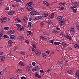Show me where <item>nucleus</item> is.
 I'll list each match as a JSON object with an SVG mask.
<instances>
[{"label":"nucleus","mask_w":79,"mask_h":79,"mask_svg":"<svg viewBox=\"0 0 79 79\" xmlns=\"http://www.w3.org/2000/svg\"><path fill=\"white\" fill-rule=\"evenodd\" d=\"M4 20H6L7 19V18L6 17H5L4 18H2Z\"/></svg>","instance_id":"nucleus-63"},{"label":"nucleus","mask_w":79,"mask_h":79,"mask_svg":"<svg viewBox=\"0 0 79 79\" xmlns=\"http://www.w3.org/2000/svg\"><path fill=\"white\" fill-rule=\"evenodd\" d=\"M46 53H47L48 54H49L50 53V52L49 51H46Z\"/></svg>","instance_id":"nucleus-54"},{"label":"nucleus","mask_w":79,"mask_h":79,"mask_svg":"<svg viewBox=\"0 0 79 79\" xmlns=\"http://www.w3.org/2000/svg\"><path fill=\"white\" fill-rule=\"evenodd\" d=\"M25 52L23 51H21L20 52V53L22 54V55H25Z\"/></svg>","instance_id":"nucleus-31"},{"label":"nucleus","mask_w":79,"mask_h":79,"mask_svg":"<svg viewBox=\"0 0 79 79\" xmlns=\"http://www.w3.org/2000/svg\"><path fill=\"white\" fill-rule=\"evenodd\" d=\"M8 44H13V41L11 40H9L8 41Z\"/></svg>","instance_id":"nucleus-38"},{"label":"nucleus","mask_w":79,"mask_h":79,"mask_svg":"<svg viewBox=\"0 0 79 79\" xmlns=\"http://www.w3.org/2000/svg\"><path fill=\"white\" fill-rule=\"evenodd\" d=\"M0 36L2 37L3 36V33H0Z\"/></svg>","instance_id":"nucleus-62"},{"label":"nucleus","mask_w":79,"mask_h":79,"mask_svg":"<svg viewBox=\"0 0 79 79\" xmlns=\"http://www.w3.org/2000/svg\"><path fill=\"white\" fill-rule=\"evenodd\" d=\"M32 65L33 66H35V64H36V63L35 62H33L32 63Z\"/></svg>","instance_id":"nucleus-46"},{"label":"nucleus","mask_w":79,"mask_h":79,"mask_svg":"<svg viewBox=\"0 0 79 79\" xmlns=\"http://www.w3.org/2000/svg\"><path fill=\"white\" fill-rule=\"evenodd\" d=\"M22 70L21 69H19L17 70V72L19 73H22Z\"/></svg>","instance_id":"nucleus-33"},{"label":"nucleus","mask_w":79,"mask_h":79,"mask_svg":"<svg viewBox=\"0 0 79 79\" xmlns=\"http://www.w3.org/2000/svg\"><path fill=\"white\" fill-rule=\"evenodd\" d=\"M37 69H36L35 68L32 69V71H33V72H34V71H37Z\"/></svg>","instance_id":"nucleus-37"},{"label":"nucleus","mask_w":79,"mask_h":79,"mask_svg":"<svg viewBox=\"0 0 79 79\" xmlns=\"http://www.w3.org/2000/svg\"><path fill=\"white\" fill-rule=\"evenodd\" d=\"M0 19L1 20V23H3V22H5V21H4V20L2 18H1Z\"/></svg>","instance_id":"nucleus-35"},{"label":"nucleus","mask_w":79,"mask_h":79,"mask_svg":"<svg viewBox=\"0 0 79 79\" xmlns=\"http://www.w3.org/2000/svg\"><path fill=\"white\" fill-rule=\"evenodd\" d=\"M35 75L36 77H37L38 78H39V79H40V78H41V76H40V75H38V74H37V73H35Z\"/></svg>","instance_id":"nucleus-14"},{"label":"nucleus","mask_w":79,"mask_h":79,"mask_svg":"<svg viewBox=\"0 0 79 79\" xmlns=\"http://www.w3.org/2000/svg\"><path fill=\"white\" fill-rule=\"evenodd\" d=\"M26 71H31V68L29 67H27L26 68Z\"/></svg>","instance_id":"nucleus-28"},{"label":"nucleus","mask_w":79,"mask_h":79,"mask_svg":"<svg viewBox=\"0 0 79 79\" xmlns=\"http://www.w3.org/2000/svg\"><path fill=\"white\" fill-rule=\"evenodd\" d=\"M65 4H66V3L65 2H64V3L60 2L59 3V5H65Z\"/></svg>","instance_id":"nucleus-40"},{"label":"nucleus","mask_w":79,"mask_h":79,"mask_svg":"<svg viewBox=\"0 0 79 79\" xmlns=\"http://www.w3.org/2000/svg\"><path fill=\"white\" fill-rule=\"evenodd\" d=\"M17 29L19 31H23L24 30V27H20L17 28Z\"/></svg>","instance_id":"nucleus-12"},{"label":"nucleus","mask_w":79,"mask_h":79,"mask_svg":"<svg viewBox=\"0 0 79 79\" xmlns=\"http://www.w3.org/2000/svg\"><path fill=\"white\" fill-rule=\"evenodd\" d=\"M3 52H2V51H0V55H3Z\"/></svg>","instance_id":"nucleus-57"},{"label":"nucleus","mask_w":79,"mask_h":79,"mask_svg":"<svg viewBox=\"0 0 79 79\" xmlns=\"http://www.w3.org/2000/svg\"><path fill=\"white\" fill-rule=\"evenodd\" d=\"M43 34H44V35H47L48 36H49L50 35V34L48 33H46V32L44 31L43 32Z\"/></svg>","instance_id":"nucleus-27"},{"label":"nucleus","mask_w":79,"mask_h":79,"mask_svg":"<svg viewBox=\"0 0 79 79\" xmlns=\"http://www.w3.org/2000/svg\"><path fill=\"white\" fill-rule=\"evenodd\" d=\"M17 39L20 41H23L24 40V38L23 36H19L18 37Z\"/></svg>","instance_id":"nucleus-4"},{"label":"nucleus","mask_w":79,"mask_h":79,"mask_svg":"<svg viewBox=\"0 0 79 79\" xmlns=\"http://www.w3.org/2000/svg\"><path fill=\"white\" fill-rule=\"evenodd\" d=\"M49 43H52V44H53V41L52 40H50L49 41Z\"/></svg>","instance_id":"nucleus-45"},{"label":"nucleus","mask_w":79,"mask_h":79,"mask_svg":"<svg viewBox=\"0 0 79 79\" xmlns=\"http://www.w3.org/2000/svg\"><path fill=\"white\" fill-rule=\"evenodd\" d=\"M18 49V47L15 46L14 48V50H17Z\"/></svg>","instance_id":"nucleus-52"},{"label":"nucleus","mask_w":79,"mask_h":79,"mask_svg":"<svg viewBox=\"0 0 79 79\" xmlns=\"http://www.w3.org/2000/svg\"><path fill=\"white\" fill-rule=\"evenodd\" d=\"M64 37L67 38L69 40H71V37L70 36H68L67 35H64Z\"/></svg>","instance_id":"nucleus-6"},{"label":"nucleus","mask_w":79,"mask_h":79,"mask_svg":"<svg viewBox=\"0 0 79 79\" xmlns=\"http://www.w3.org/2000/svg\"><path fill=\"white\" fill-rule=\"evenodd\" d=\"M68 49L69 50H72V48H71L70 47H69Z\"/></svg>","instance_id":"nucleus-59"},{"label":"nucleus","mask_w":79,"mask_h":79,"mask_svg":"<svg viewBox=\"0 0 79 79\" xmlns=\"http://www.w3.org/2000/svg\"><path fill=\"white\" fill-rule=\"evenodd\" d=\"M77 28L78 30H79V25H77Z\"/></svg>","instance_id":"nucleus-60"},{"label":"nucleus","mask_w":79,"mask_h":79,"mask_svg":"<svg viewBox=\"0 0 79 79\" xmlns=\"http://www.w3.org/2000/svg\"><path fill=\"white\" fill-rule=\"evenodd\" d=\"M41 54V52L37 51L36 52V55H37L39 56V55H40Z\"/></svg>","instance_id":"nucleus-22"},{"label":"nucleus","mask_w":79,"mask_h":79,"mask_svg":"<svg viewBox=\"0 0 79 79\" xmlns=\"http://www.w3.org/2000/svg\"><path fill=\"white\" fill-rule=\"evenodd\" d=\"M52 33L53 34H58L59 33V32H58V31L55 30H53L52 31Z\"/></svg>","instance_id":"nucleus-11"},{"label":"nucleus","mask_w":79,"mask_h":79,"mask_svg":"<svg viewBox=\"0 0 79 79\" xmlns=\"http://www.w3.org/2000/svg\"><path fill=\"white\" fill-rule=\"evenodd\" d=\"M56 29H57V30H61V28H59V27H56Z\"/></svg>","instance_id":"nucleus-43"},{"label":"nucleus","mask_w":79,"mask_h":79,"mask_svg":"<svg viewBox=\"0 0 79 79\" xmlns=\"http://www.w3.org/2000/svg\"><path fill=\"white\" fill-rule=\"evenodd\" d=\"M34 20H35V21H37V20H39V19L38 18V17H36L34 18Z\"/></svg>","instance_id":"nucleus-39"},{"label":"nucleus","mask_w":79,"mask_h":79,"mask_svg":"<svg viewBox=\"0 0 79 79\" xmlns=\"http://www.w3.org/2000/svg\"><path fill=\"white\" fill-rule=\"evenodd\" d=\"M62 18H63V16H58L57 17V19L58 21H61V19H62Z\"/></svg>","instance_id":"nucleus-10"},{"label":"nucleus","mask_w":79,"mask_h":79,"mask_svg":"<svg viewBox=\"0 0 79 79\" xmlns=\"http://www.w3.org/2000/svg\"><path fill=\"white\" fill-rule=\"evenodd\" d=\"M42 57L43 58H47V55H45V53H43L42 54Z\"/></svg>","instance_id":"nucleus-21"},{"label":"nucleus","mask_w":79,"mask_h":79,"mask_svg":"<svg viewBox=\"0 0 79 79\" xmlns=\"http://www.w3.org/2000/svg\"><path fill=\"white\" fill-rule=\"evenodd\" d=\"M27 32L30 35H31V34H32V32L30 31H27Z\"/></svg>","instance_id":"nucleus-47"},{"label":"nucleus","mask_w":79,"mask_h":79,"mask_svg":"<svg viewBox=\"0 0 79 79\" xmlns=\"http://www.w3.org/2000/svg\"><path fill=\"white\" fill-rule=\"evenodd\" d=\"M63 64V61H61L60 62H59L56 65H54V67L56 66V68H58V66H59V65H60V64Z\"/></svg>","instance_id":"nucleus-5"},{"label":"nucleus","mask_w":79,"mask_h":79,"mask_svg":"<svg viewBox=\"0 0 79 79\" xmlns=\"http://www.w3.org/2000/svg\"><path fill=\"white\" fill-rule=\"evenodd\" d=\"M60 24H61L62 25L64 24V19H62L59 22Z\"/></svg>","instance_id":"nucleus-9"},{"label":"nucleus","mask_w":79,"mask_h":79,"mask_svg":"<svg viewBox=\"0 0 79 79\" xmlns=\"http://www.w3.org/2000/svg\"><path fill=\"white\" fill-rule=\"evenodd\" d=\"M54 43L55 45H58L61 44V43L60 42H54Z\"/></svg>","instance_id":"nucleus-25"},{"label":"nucleus","mask_w":79,"mask_h":79,"mask_svg":"<svg viewBox=\"0 0 79 79\" xmlns=\"http://www.w3.org/2000/svg\"><path fill=\"white\" fill-rule=\"evenodd\" d=\"M74 47L75 48H78L79 47V46H78V45L76 44L74 45Z\"/></svg>","instance_id":"nucleus-41"},{"label":"nucleus","mask_w":79,"mask_h":79,"mask_svg":"<svg viewBox=\"0 0 79 79\" xmlns=\"http://www.w3.org/2000/svg\"><path fill=\"white\" fill-rule=\"evenodd\" d=\"M62 45L64 47H66L67 45V44H66V43H65L64 42H63L62 43Z\"/></svg>","instance_id":"nucleus-26"},{"label":"nucleus","mask_w":79,"mask_h":79,"mask_svg":"<svg viewBox=\"0 0 79 79\" xmlns=\"http://www.w3.org/2000/svg\"><path fill=\"white\" fill-rule=\"evenodd\" d=\"M19 65L21 66H24V63L22 62H20L19 63Z\"/></svg>","instance_id":"nucleus-19"},{"label":"nucleus","mask_w":79,"mask_h":79,"mask_svg":"<svg viewBox=\"0 0 79 79\" xmlns=\"http://www.w3.org/2000/svg\"><path fill=\"white\" fill-rule=\"evenodd\" d=\"M44 24V23L43 22H42L41 23V27L43 26Z\"/></svg>","instance_id":"nucleus-58"},{"label":"nucleus","mask_w":79,"mask_h":79,"mask_svg":"<svg viewBox=\"0 0 79 79\" xmlns=\"http://www.w3.org/2000/svg\"><path fill=\"white\" fill-rule=\"evenodd\" d=\"M16 1L17 2H21V0H16Z\"/></svg>","instance_id":"nucleus-56"},{"label":"nucleus","mask_w":79,"mask_h":79,"mask_svg":"<svg viewBox=\"0 0 79 79\" xmlns=\"http://www.w3.org/2000/svg\"><path fill=\"white\" fill-rule=\"evenodd\" d=\"M5 60V57L3 56H0V61L1 62H3Z\"/></svg>","instance_id":"nucleus-3"},{"label":"nucleus","mask_w":79,"mask_h":79,"mask_svg":"<svg viewBox=\"0 0 79 79\" xmlns=\"http://www.w3.org/2000/svg\"><path fill=\"white\" fill-rule=\"evenodd\" d=\"M79 2H72V4L74 6H73V7H71V10H73L74 9V8H76L77 7V5H79Z\"/></svg>","instance_id":"nucleus-1"},{"label":"nucleus","mask_w":79,"mask_h":79,"mask_svg":"<svg viewBox=\"0 0 79 79\" xmlns=\"http://www.w3.org/2000/svg\"><path fill=\"white\" fill-rule=\"evenodd\" d=\"M27 10H28V11H31L33 10V7L32 6H29L27 8Z\"/></svg>","instance_id":"nucleus-7"},{"label":"nucleus","mask_w":79,"mask_h":79,"mask_svg":"<svg viewBox=\"0 0 79 79\" xmlns=\"http://www.w3.org/2000/svg\"><path fill=\"white\" fill-rule=\"evenodd\" d=\"M67 73L70 74H73V71L71 70H69L67 71Z\"/></svg>","instance_id":"nucleus-23"},{"label":"nucleus","mask_w":79,"mask_h":79,"mask_svg":"<svg viewBox=\"0 0 79 79\" xmlns=\"http://www.w3.org/2000/svg\"><path fill=\"white\" fill-rule=\"evenodd\" d=\"M32 51H34V52H35V48H32Z\"/></svg>","instance_id":"nucleus-53"},{"label":"nucleus","mask_w":79,"mask_h":79,"mask_svg":"<svg viewBox=\"0 0 79 79\" xmlns=\"http://www.w3.org/2000/svg\"><path fill=\"white\" fill-rule=\"evenodd\" d=\"M38 18L39 19H43V16H38Z\"/></svg>","instance_id":"nucleus-34"},{"label":"nucleus","mask_w":79,"mask_h":79,"mask_svg":"<svg viewBox=\"0 0 79 79\" xmlns=\"http://www.w3.org/2000/svg\"><path fill=\"white\" fill-rule=\"evenodd\" d=\"M19 6V4H16L15 5V7H17Z\"/></svg>","instance_id":"nucleus-55"},{"label":"nucleus","mask_w":79,"mask_h":79,"mask_svg":"<svg viewBox=\"0 0 79 79\" xmlns=\"http://www.w3.org/2000/svg\"><path fill=\"white\" fill-rule=\"evenodd\" d=\"M40 39H42L43 40H45V41H47V38H45L43 36H40Z\"/></svg>","instance_id":"nucleus-8"},{"label":"nucleus","mask_w":79,"mask_h":79,"mask_svg":"<svg viewBox=\"0 0 79 79\" xmlns=\"http://www.w3.org/2000/svg\"><path fill=\"white\" fill-rule=\"evenodd\" d=\"M40 73H44V71H43L42 70H40Z\"/></svg>","instance_id":"nucleus-61"},{"label":"nucleus","mask_w":79,"mask_h":79,"mask_svg":"<svg viewBox=\"0 0 79 79\" xmlns=\"http://www.w3.org/2000/svg\"><path fill=\"white\" fill-rule=\"evenodd\" d=\"M29 21H32V18H30L29 19Z\"/></svg>","instance_id":"nucleus-64"},{"label":"nucleus","mask_w":79,"mask_h":79,"mask_svg":"<svg viewBox=\"0 0 79 79\" xmlns=\"http://www.w3.org/2000/svg\"><path fill=\"white\" fill-rule=\"evenodd\" d=\"M15 13V11H11L9 12L8 13V15H13Z\"/></svg>","instance_id":"nucleus-13"},{"label":"nucleus","mask_w":79,"mask_h":79,"mask_svg":"<svg viewBox=\"0 0 79 79\" xmlns=\"http://www.w3.org/2000/svg\"><path fill=\"white\" fill-rule=\"evenodd\" d=\"M31 15L32 16H35V15H39V13L37 11L33 10L30 12Z\"/></svg>","instance_id":"nucleus-2"},{"label":"nucleus","mask_w":79,"mask_h":79,"mask_svg":"<svg viewBox=\"0 0 79 79\" xmlns=\"http://www.w3.org/2000/svg\"><path fill=\"white\" fill-rule=\"evenodd\" d=\"M4 29L5 30H8L9 29V27H6L4 28Z\"/></svg>","instance_id":"nucleus-49"},{"label":"nucleus","mask_w":79,"mask_h":79,"mask_svg":"<svg viewBox=\"0 0 79 79\" xmlns=\"http://www.w3.org/2000/svg\"><path fill=\"white\" fill-rule=\"evenodd\" d=\"M28 5L29 6H31L32 5V2H30L28 3Z\"/></svg>","instance_id":"nucleus-48"},{"label":"nucleus","mask_w":79,"mask_h":79,"mask_svg":"<svg viewBox=\"0 0 79 79\" xmlns=\"http://www.w3.org/2000/svg\"><path fill=\"white\" fill-rule=\"evenodd\" d=\"M68 61L67 60H65V65L66 66H68Z\"/></svg>","instance_id":"nucleus-24"},{"label":"nucleus","mask_w":79,"mask_h":79,"mask_svg":"<svg viewBox=\"0 0 79 79\" xmlns=\"http://www.w3.org/2000/svg\"><path fill=\"white\" fill-rule=\"evenodd\" d=\"M31 24H32V22H31L28 23V25L29 29H31Z\"/></svg>","instance_id":"nucleus-18"},{"label":"nucleus","mask_w":79,"mask_h":79,"mask_svg":"<svg viewBox=\"0 0 79 79\" xmlns=\"http://www.w3.org/2000/svg\"><path fill=\"white\" fill-rule=\"evenodd\" d=\"M15 32V31L11 30L9 31V34H14Z\"/></svg>","instance_id":"nucleus-15"},{"label":"nucleus","mask_w":79,"mask_h":79,"mask_svg":"<svg viewBox=\"0 0 79 79\" xmlns=\"http://www.w3.org/2000/svg\"><path fill=\"white\" fill-rule=\"evenodd\" d=\"M70 31L71 32H72V33L75 32V30H74V28H71L70 29Z\"/></svg>","instance_id":"nucleus-16"},{"label":"nucleus","mask_w":79,"mask_h":79,"mask_svg":"<svg viewBox=\"0 0 79 79\" xmlns=\"http://www.w3.org/2000/svg\"><path fill=\"white\" fill-rule=\"evenodd\" d=\"M43 15L44 16V17H46L48 16V14L45 13L43 14Z\"/></svg>","instance_id":"nucleus-29"},{"label":"nucleus","mask_w":79,"mask_h":79,"mask_svg":"<svg viewBox=\"0 0 79 79\" xmlns=\"http://www.w3.org/2000/svg\"><path fill=\"white\" fill-rule=\"evenodd\" d=\"M21 79H26V77H21Z\"/></svg>","instance_id":"nucleus-51"},{"label":"nucleus","mask_w":79,"mask_h":79,"mask_svg":"<svg viewBox=\"0 0 79 79\" xmlns=\"http://www.w3.org/2000/svg\"><path fill=\"white\" fill-rule=\"evenodd\" d=\"M4 38H6H6H7V39H9V37L8 36V35H5L3 36Z\"/></svg>","instance_id":"nucleus-32"},{"label":"nucleus","mask_w":79,"mask_h":79,"mask_svg":"<svg viewBox=\"0 0 79 79\" xmlns=\"http://www.w3.org/2000/svg\"><path fill=\"white\" fill-rule=\"evenodd\" d=\"M16 25L17 26L19 27H20V26H21V25L19 24H18V23H17L16 24Z\"/></svg>","instance_id":"nucleus-50"},{"label":"nucleus","mask_w":79,"mask_h":79,"mask_svg":"<svg viewBox=\"0 0 79 79\" xmlns=\"http://www.w3.org/2000/svg\"><path fill=\"white\" fill-rule=\"evenodd\" d=\"M10 38L12 40L13 39H15V36L14 35H10Z\"/></svg>","instance_id":"nucleus-30"},{"label":"nucleus","mask_w":79,"mask_h":79,"mask_svg":"<svg viewBox=\"0 0 79 79\" xmlns=\"http://www.w3.org/2000/svg\"><path fill=\"white\" fill-rule=\"evenodd\" d=\"M9 7H6L5 9L6 11H8L9 10Z\"/></svg>","instance_id":"nucleus-42"},{"label":"nucleus","mask_w":79,"mask_h":79,"mask_svg":"<svg viewBox=\"0 0 79 79\" xmlns=\"http://www.w3.org/2000/svg\"><path fill=\"white\" fill-rule=\"evenodd\" d=\"M25 42L27 43V45H29V41H28V40H26Z\"/></svg>","instance_id":"nucleus-44"},{"label":"nucleus","mask_w":79,"mask_h":79,"mask_svg":"<svg viewBox=\"0 0 79 79\" xmlns=\"http://www.w3.org/2000/svg\"><path fill=\"white\" fill-rule=\"evenodd\" d=\"M43 3L44 5H46L47 6H48V5H49V3L47 2V1H43Z\"/></svg>","instance_id":"nucleus-20"},{"label":"nucleus","mask_w":79,"mask_h":79,"mask_svg":"<svg viewBox=\"0 0 79 79\" xmlns=\"http://www.w3.org/2000/svg\"><path fill=\"white\" fill-rule=\"evenodd\" d=\"M75 75L77 77L79 78V71H77L76 72Z\"/></svg>","instance_id":"nucleus-17"},{"label":"nucleus","mask_w":79,"mask_h":79,"mask_svg":"<svg viewBox=\"0 0 79 79\" xmlns=\"http://www.w3.org/2000/svg\"><path fill=\"white\" fill-rule=\"evenodd\" d=\"M54 13H53L51 15V16H50V18H52L53 16H54Z\"/></svg>","instance_id":"nucleus-36"}]
</instances>
